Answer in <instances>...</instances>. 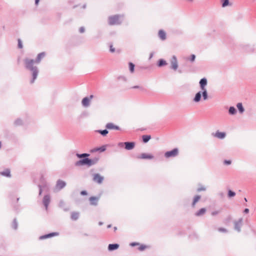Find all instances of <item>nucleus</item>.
<instances>
[{"instance_id": "obj_1", "label": "nucleus", "mask_w": 256, "mask_h": 256, "mask_svg": "<svg viewBox=\"0 0 256 256\" xmlns=\"http://www.w3.org/2000/svg\"><path fill=\"white\" fill-rule=\"evenodd\" d=\"M46 56L44 52H42L38 54L36 56V60L26 58L24 60L25 67L32 72V78L30 81V84H33L37 78L38 70L37 66H34V62L37 64L40 63L42 59Z\"/></svg>"}, {"instance_id": "obj_2", "label": "nucleus", "mask_w": 256, "mask_h": 256, "mask_svg": "<svg viewBox=\"0 0 256 256\" xmlns=\"http://www.w3.org/2000/svg\"><path fill=\"white\" fill-rule=\"evenodd\" d=\"M98 157H95L92 159L89 158H86L80 159L77 161L75 163V166H90L92 165L96 164L99 160Z\"/></svg>"}, {"instance_id": "obj_3", "label": "nucleus", "mask_w": 256, "mask_h": 256, "mask_svg": "<svg viewBox=\"0 0 256 256\" xmlns=\"http://www.w3.org/2000/svg\"><path fill=\"white\" fill-rule=\"evenodd\" d=\"M122 17V16L116 14L108 18V23L110 26L113 25H119L122 22V20H120V18Z\"/></svg>"}, {"instance_id": "obj_4", "label": "nucleus", "mask_w": 256, "mask_h": 256, "mask_svg": "<svg viewBox=\"0 0 256 256\" xmlns=\"http://www.w3.org/2000/svg\"><path fill=\"white\" fill-rule=\"evenodd\" d=\"M178 154V149L174 148L171 150L167 151L164 153V156L166 158H173L177 156Z\"/></svg>"}, {"instance_id": "obj_5", "label": "nucleus", "mask_w": 256, "mask_h": 256, "mask_svg": "<svg viewBox=\"0 0 256 256\" xmlns=\"http://www.w3.org/2000/svg\"><path fill=\"white\" fill-rule=\"evenodd\" d=\"M178 68V62L176 56H173L170 60V68L176 70Z\"/></svg>"}, {"instance_id": "obj_6", "label": "nucleus", "mask_w": 256, "mask_h": 256, "mask_svg": "<svg viewBox=\"0 0 256 256\" xmlns=\"http://www.w3.org/2000/svg\"><path fill=\"white\" fill-rule=\"evenodd\" d=\"M240 48L244 52H252L254 50L253 48L248 44H241L240 45Z\"/></svg>"}, {"instance_id": "obj_7", "label": "nucleus", "mask_w": 256, "mask_h": 256, "mask_svg": "<svg viewBox=\"0 0 256 256\" xmlns=\"http://www.w3.org/2000/svg\"><path fill=\"white\" fill-rule=\"evenodd\" d=\"M242 218H240L238 221H234V228L238 232L241 231V227L242 226Z\"/></svg>"}, {"instance_id": "obj_8", "label": "nucleus", "mask_w": 256, "mask_h": 256, "mask_svg": "<svg viewBox=\"0 0 256 256\" xmlns=\"http://www.w3.org/2000/svg\"><path fill=\"white\" fill-rule=\"evenodd\" d=\"M104 180V178L98 174H94L93 180L98 184H100Z\"/></svg>"}, {"instance_id": "obj_9", "label": "nucleus", "mask_w": 256, "mask_h": 256, "mask_svg": "<svg viewBox=\"0 0 256 256\" xmlns=\"http://www.w3.org/2000/svg\"><path fill=\"white\" fill-rule=\"evenodd\" d=\"M58 235H59V233L58 232H50V233H49V234H46L41 236L39 238H40V240H44V239H46V238H52V236H58Z\"/></svg>"}, {"instance_id": "obj_10", "label": "nucleus", "mask_w": 256, "mask_h": 256, "mask_svg": "<svg viewBox=\"0 0 256 256\" xmlns=\"http://www.w3.org/2000/svg\"><path fill=\"white\" fill-rule=\"evenodd\" d=\"M93 95H90V98L85 97L82 101V105L84 107H88L90 106V100L93 98Z\"/></svg>"}, {"instance_id": "obj_11", "label": "nucleus", "mask_w": 256, "mask_h": 256, "mask_svg": "<svg viewBox=\"0 0 256 256\" xmlns=\"http://www.w3.org/2000/svg\"><path fill=\"white\" fill-rule=\"evenodd\" d=\"M136 145V143L134 142H124V148L126 150H132Z\"/></svg>"}, {"instance_id": "obj_12", "label": "nucleus", "mask_w": 256, "mask_h": 256, "mask_svg": "<svg viewBox=\"0 0 256 256\" xmlns=\"http://www.w3.org/2000/svg\"><path fill=\"white\" fill-rule=\"evenodd\" d=\"M212 134L214 136L222 140L225 138L226 136V134L224 132H220L218 130H217L215 133H212Z\"/></svg>"}, {"instance_id": "obj_13", "label": "nucleus", "mask_w": 256, "mask_h": 256, "mask_svg": "<svg viewBox=\"0 0 256 256\" xmlns=\"http://www.w3.org/2000/svg\"><path fill=\"white\" fill-rule=\"evenodd\" d=\"M50 202V196L49 194H46L44 196L42 200V203L46 208V209H48V206Z\"/></svg>"}, {"instance_id": "obj_14", "label": "nucleus", "mask_w": 256, "mask_h": 256, "mask_svg": "<svg viewBox=\"0 0 256 256\" xmlns=\"http://www.w3.org/2000/svg\"><path fill=\"white\" fill-rule=\"evenodd\" d=\"M106 129L108 130H120V128L118 126L114 124L112 122L108 123L106 125Z\"/></svg>"}, {"instance_id": "obj_15", "label": "nucleus", "mask_w": 256, "mask_h": 256, "mask_svg": "<svg viewBox=\"0 0 256 256\" xmlns=\"http://www.w3.org/2000/svg\"><path fill=\"white\" fill-rule=\"evenodd\" d=\"M208 84V80L206 78H202L200 82V86L202 90H206V86Z\"/></svg>"}, {"instance_id": "obj_16", "label": "nucleus", "mask_w": 256, "mask_h": 256, "mask_svg": "<svg viewBox=\"0 0 256 256\" xmlns=\"http://www.w3.org/2000/svg\"><path fill=\"white\" fill-rule=\"evenodd\" d=\"M154 158V156L150 154L142 153L140 156H137L138 159H152Z\"/></svg>"}, {"instance_id": "obj_17", "label": "nucleus", "mask_w": 256, "mask_h": 256, "mask_svg": "<svg viewBox=\"0 0 256 256\" xmlns=\"http://www.w3.org/2000/svg\"><path fill=\"white\" fill-rule=\"evenodd\" d=\"M66 186V182L61 180H58L56 182V187L58 188L60 190H62V188H64Z\"/></svg>"}, {"instance_id": "obj_18", "label": "nucleus", "mask_w": 256, "mask_h": 256, "mask_svg": "<svg viewBox=\"0 0 256 256\" xmlns=\"http://www.w3.org/2000/svg\"><path fill=\"white\" fill-rule=\"evenodd\" d=\"M99 198L96 196H91L90 198V204L92 206H96L98 204Z\"/></svg>"}, {"instance_id": "obj_19", "label": "nucleus", "mask_w": 256, "mask_h": 256, "mask_svg": "<svg viewBox=\"0 0 256 256\" xmlns=\"http://www.w3.org/2000/svg\"><path fill=\"white\" fill-rule=\"evenodd\" d=\"M106 150V146L104 145L100 147L96 148H94L90 150V152H98V151H99L100 152H104Z\"/></svg>"}, {"instance_id": "obj_20", "label": "nucleus", "mask_w": 256, "mask_h": 256, "mask_svg": "<svg viewBox=\"0 0 256 256\" xmlns=\"http://www.w3.org/2000/svg\"><path fill=\"white\" fill-rule=\"evenodd\" d=\"M119 248V244H110L108 246V250L113 251L117 250Z\"/></svg>"}, {"instance_id": "obj_21", "label": "nucleus", "mask_w": 256, "mask_h": 256, "mask_svg": "<svg viewBox=\"0 0 256 256\" xmlns=\"http://www.w3.org/2000/svg\"><path fill=\"white\" fill-rule=\"evenodd\" d=\"M158 37L160 38L162 40H165L166 38V33L162 30H160L158 31Z\"/></svg>"}, {"instance_id": "obj_22", "label": "nucleus", "mask_w": 256, "mask_h": 256, "mask_svg": "<svg viewBox=\"0 0 256 256\" xmlns=\"http://www.w3.org/2000/svg\"><path fill=\"white\" fill-rule=\"evenodd\" d=\"M202 98L201 91H199L196 93L193 99V101L195 102H199Z\"/></svg>"}, {"instance_id": "obj_23", "label": "nucleus", "mask_w": 256, "mask_h": 256, "mask_svg": "<svg viewBox=\"0 0 256 256\" xmlns=\"http://www.w3.org/2000/svg\"><path fill=\"white\" fill-rule=\"evenodd\" d=\"M206 208H201L199 210L196 212L194 215L196 216H203L206 212Z\"/></svg>"}, {"instance_id": "obj_24", "label": "nucleus", "mask_w": 256, "mask_h": 256, "mask_svg": "<svg viewBox=\"0 0 256 256\" xmlns=\"http://www.w3.org/2000/svg\"><path fill=\"white\" fill-rule=\"evenodd\" d=\"M80 216V213L78 212H72L71 213L70 218L73 220H78Z\"/></svg>"}, {"instance_id": "obj_25", "label": "nucleus", "mask_w": 256, "mask_h": 256, "mask_svg": "<svg viewBox=\"0 0 256 256\" xmlns=\"http://www.w3.org/2000/svg\"><path fill=\"white\" fill-rule=\"evenodd\" d=\"M201 196L200 195H196L194 198L192 204V207L194 208L196 206V203L200 199Z\"/></svg>"}, {"instance_id": "obj_26", "label": "nucleus", "mask_w": 256, "mask_h": 256, "mask_svg": "<svg viewBox=\"0 0 256 256\" xmlns=\"http://www.w3.org/2000/svg\"><path fill=\"white\" fill-rule=\"evenodd\" d=\"M0 174L6 177H10V170L9 169H6L4 171L0 172Z\"/></svg>"}, {"instance_id": "obj_27", "label": "nucleus", "mask_w": 256, "mask_h": 256, "mask_svg": "<svg viewBox=\"0 0 256 256\" xmlns=\"http://www.w3.org/2000/svg\"><path fill=\"white\" fill-rule=\"evenodd\" d=\"M90 156L89 154L88 153H83V154H76V156L82 159V158H88V157Z\"/></svg>"}, {"instance_id": "obj_28", "label": "nucleus", "mask_w": 256, "mask_h": 256, "mask_svg": "<svg viewBox=\"0 0 256 256\" xmlns=\"http://www.w3.org/2000/svg\"><path fill=\"white\" fill-rule=\"evenodd\" d=\"M228 112V114L232 116L236 114L237 112L236 108L233 106H231L229 108Z\"/></svg>"}, {"instance_id": "obj_29", "label": "nucleus", "mask_w": 256, "mask_h": 256, "mask_svg": "<svg viewBox=\"0 0 256 256\" xmlns=\"http://www.w3.org/2000/svg\"><path fill=\"white\" fill-rule=\"evenodd\" d=\"M166 62L164 59H160L157 62V66L158 67H162L164 66H166Z\"/></svg>"}, {"instance_id": "obj_30", "label": "nucleus", "mask_w": 256, "mask_h": 256, "mask_svg": "<svg viewBox=\"0 0 256 256\" xmlns=\"http://www.w3.org/2000/svg\"><path fill=\"white\" fill-rule=\"evenodd\" d=\"M236 107L240 114H242L244 112V108L242 104V103H238L236 104Z\"/></svg>"}, {"instance_id": "obj_31", "label": "nucleus", "mask_w": 256, "mask_h": 256, "mask_svg": "<svg viewBox=\"0 0 256 256\" xmlns=\"http://www.w3.org/2000/svg\"><path fill=\"white\" fill-rule=\"evenodd\" d=\"M201 94L204 100H205L208 98V94L206 90H202Z\"/></svg>"}, {"instance_id": "obj_32", "label": "nucleus", "mask_w": 256, "mask_h": 256, "mask_svg": "<svg viewBox=\"0 0 256 256\" xmlns=\"http://www.w3.org/2000/svg\"><path fill=\"white\" fill-rule=\"evenodd\" d=\"M151 138L150 135H143L142 136V140L144 143H147Z\"/></svg>"}, {"instance_id": "obj_33", "label": "nucleus", "mask_w": 256, "mask_h": 256, "mask_svg": "<svg viewBox=\"0 0 256 256\" xmlns=\"http://www.w3.org/2000/svg\"><path fill=\"white\" fill-rule=\"evenodd\" d=\"M220 2L222 8H225L231 5L230 3L229 0H220Z\"/></svg>"}, {"instance_id": "obj_34", "label": "nucleus", "mask_w": 256, "mask_h": 256, "mask_svg": "<svg viewBox=\"0 0 256 256\" xmlns=\"http://www.w3.org/2000/svg\"><path fill=\"white\" fill-rule=\"evenodd\" d=\"M23 122L20 118H17L14 122V124L16 126H20L22 125Z\"/></svg>"}, {"instance_id": "obj_35", "label": "nucleus", "mask_w": 256, "mask_h": 256, "mask_svg": "<svg viewBox=\"0 0 256 256\" xmlns=\"http://www.w3.org/2000/svg\"><path fill=\"white\" fill-rule=\"evenodd\" d=\"M18 223L16 218H14L12 222V228L14 230H16L18 228Z\"/></svg>"}, {"instance_id": "obj_36", "label": "nucleus", "mask_w": 256, "mask_h": 256, "mask_svg": "<svg viewBox=\"0 0 256 256\" xmlns=\"http://www.w3.org/2000/svg\"><path fill=\"white\" fill-rule=\"evenodd\" d=\"M96 132L101 134L102 136H106L108 134V132L107 129L103 130H98Z\"/></svg>"}, {"instance_id": "obj_37", "label": "nucleus", "mask_w": 256, "mask_h": 256, "mask_svg": "<svg viewBox=\"0 0 256 256\" xmlns=\"http://www.w3.org/2000/svg\"><path fill=\"white\" fill-rule=\"evenodd\" d=\"M129 70L131 73H133L134 70L135 65L132 62L128 63Z\"/></svg>"}, {"instance_id": "obj_38", "label": "nucleus", "mask_w": 256, "mask_h": 256, "mask_svg": "<svg viewBox=\"0 0 256 256\" xmlns=\"http://www.w3.org/2000/svg\"><path fill=\"white\" fill-rule=\"evenodd\" d=\"M236 192L230 190H228V196L229 198H231L234 197L236 196Z\"/></svg>"}, {"instance_id": "obj_39", "label": "nucleus", "mask_w": 256, "mask_h": 256, "mask_svg": "<svg viewBox=\"0 0 256 256\" xmlns=\"http://www.w3.org/2000/svg\"><path fill=\"white\" fill-rule=\"evenodd\" d=\"M196 59V56L194 54H192L190 55V58H188V60H189L191 62H193Z\"/></svg>"}, {"instance_id": "obj_40", "label": "nucleus", "mask_w": 256, "mask_h": 256, "mask_svg": "<svg viewBox=\"0 0 256 256\" xmlns=\"http://www.w3.org/2000/svg\"><path fill=\"white\" fill-rule=\"evenodd\" d=\"M18 48H23V46H22V42L20 38H18Z\"/></svg>"}, {"instance_id": "obj_41", "label": "nucleus", "mask_w": 256, "mask_h": 256, "mask_svg": "<svg viewBox=\"0 0 256 256\" xmlns=\"http://www.w3.org/2000/svg\"><path fill=\"white\" fill-rule=\"evenodd\" d=\"M206 190V188L204 186H201L197 189V192H200L201 191H205Z\"/></svg>"}, {"instance_id": "obj_42", "label": "nucleus", "mask_w": 256, "mask_h": 256, "mask_svg": "<svg viewBox=\"0 0 256 256\" xmlns=\"http://www.w3.org/2000/svg\"><path fill=\"white\" fill-rule=\"evenodd\" d=\"M132 88H134V89L138 88V89H140L141 90H142V91L145 90V89L143 87L140 86H134Z\"/></svg>"}, {"instance_id": "obj_43", "label": "nucleus", "mask_w": 256, "mask_h": 256, "mask_svg": "<svg viewBox=\"0 0 256 256\" xmlns=\"http://www.w3.org/2000/svg\"><path fill=\"white\" fill-rule=\"evenodd\" d=\"M218 230L220 232H228V230L226 228H218Z\"/></svg>"}, {"instance_id": "obj_44", "label": "nucleus", "mask_w": 256, "mask_h": 256, "mask_svg": "<svg viewBox=\"0 0 256 256\" xmlns=\"http://www.w3.org/2000/svg\"><path fill=\"white\" fill-rule=\"evenodd\" d=\"M146 248V246L142 244L138 248V250L140 251L144 250Z\"/></svg>"}, {"instance_id": "obj_45", "label": "nucleus", "mask_w": 256, "mask_h": 256, "mask_svg": "<svg viewBox=\"0 0 256 256\" xmlns=\"http://www.w3.org/2000/svg\"><path fill=\"white\" fill-rule=\"evenodd\" d=\"M118 78V80H122L124 82H126V78L125 76H119Z\"/></svg>"}, {"instance_id": "obj_46", "label": "nucleus", "mask_w": 256, "mask_h": 256, "mask_svg": "<svg viewBox=\"0 0 256 256\" xmlns=\"http://www.w3.org/2000/svg\"><path fill=\"white\" fill-rule=\"evenodd\" d=\"M220 212V210H214L212 212L211 214L212 216H215Z\"/></svg>"}, {"instance_id": "obj_47", "label": "nucleus", "mask_w": 256, "mask_h": 256, "mask_svg": "<svg viewBox=\"0 0 256 256\" xmlns=\"http://www.w3.org/2000/svg\"><path fill=\"white\" fill-rule=\"evenodd\" d=\"M232 163V161L230 160H224V164L226 165L230 164Z\"/></svg>"}, {"instance_id": "obj_48", "label": "nucleus", "mask_w": 256, "mask_h": 256, "mask_svg": "<svg viewBox=\"0 0 256 256\" xmlns=\"http://www.w3.org/2000/svg\"><path fill=\"white\" fill-rule=\"evenodd\" d=\"M38 187L39 188V196L41 195L42 194V185H40V184H38Z\"/></svg>"}, {"instance_id": "obj_49", "label": "nucleus", "mask_w": 256, "mask_h": 256, "mask_svg": "<svg viewBox=\"0 0 256 256\" xmlns=\"http://www.w3.org/2000/svg\"><path fill=\"white\" fill-rule=\"evenodd\" d=\"M85 31V28L84 27V26H81L80 28H79V32L80 33H83Z\"/></svg>"}, {"instance_id": "obj_50", "label": "nucleus", "mask_w": 256, "mask_h": 256, "mask_svg": "<svg viewBox=\"0 0 256 256\" xmlns=\"http://www.w3.org/2000/svg\"><path fill=\"white\" fill-rule=\"evenodd\" d=\"M110 51L111 52H115V48H113V46L112 44L110 46Z\"/></svg>"}, {"instance_id": "obj_51", "label": "nucleus", "mask_w": 256, "mask_h": 256, "mask_svg": "<svg viewBox=\"0 0 256 256\" xmlns=\"http://www.w3.org/2000/svg\"><path fill=\"white\" fill-rule=\"evenodd\" d=\"M80 194L82 196H86L88 194V192L86 190H82L80 192Z\"/></svg>"}, {"instance_id": "obj_52", "label": "nucleus", "mask_w": 256, "mask_h": 256, "mask_svg": "<svg viewBox=\"0 0 256 256\" xmlns=\"http://www.w3.org/2000/svg\"><path fill=\"white\" fill-rule=\"evenodd\" d=\"M138 244H139L138 242H132L130 244V246H137Z\"/></svg>"}, {"instance_id": "obj_53", "label": "nucleus", "mask_w": 256, "mask_h": 256, "mask_svg": "<svg viewBox=\"0 0 256 256\" xmlns=\"http://www.w3.org/2000/svg\"><path fill=\"white\" fill-rule=\"evenodd\" d=\"M124 146V142H120L118 144V146L120 147H122Z\"/></svg>"}, {"instance_id": "obj_54", "label": "nucleus", "mask_w": 256, "mask_h": 256, "mask_svg": "<svg viewBox=\"0 0 256 256\" xmlns=\"http://www.w3.org/2000/svg\"><path fill=\"white\" fill-rule=\"evenodd\" d=\"M154 54V52H150V56H149L148 59L150 60L153 57Z\"/></svg>"}, {"instance_id": "obj_55", "label": "nucleus", "mask_w": 256, "mask_h": 256, "mask_svg": "<svg viewBox=\"0 0 256 256\" xmlns=\"http://www.w3.org/2000/svg\"><path fill=\"white\" fill-rule=\"evenodd\" d=\"M64 201H62V200H60V206H64Z\"/></svg>"}, {"instance_id": "obj_56", "label": "nucleus", "mask_w": 256, "mask_h": 256, "mask_svg": "<svg viewBox=\"0 0 256 256\" xmlns=\"http://www.w3.org/2000/svg\"><path fill=\"white\" fill-rule=\"evenodd\" d=\"M244 214H248L249 212V209L248 208H246L244 210Z\"/></svg>"}, {"instance_id": "obj_57", "label": "nucleus", "mask_w": 256, "mask_h": 256, "mask_svg": "<svg viewBox=\"0 0 256 256\" xmlns=\"http://www.w3.org/2000/svg\"><path fill=\"white\" fill-rule=\"evenodd\" d=\"M40 2V0H35V4L36 5H38V2Z\"/></svg>"}, {"instance_id": "obj_58", "label": "nucleus", "mask_w": 256, "mask_h": 256, "mask_svg": "<svg viewBox=\"0 0 256 256\" xmlns=\"http://www.w3.org/2000/svg\"><path fill=\"white\" fill-rule=\"evenodd\" d=\"M102 224H103V222H98V225H99V226H102Z\"/></svg>"}, {"instance_id": "obj_59", "label": "nucleus", "mask_w": 256, "mask_h": 256, "mask_svg": "<svg viewBox=\"0 0 256 256\" xmlns=\"http://www.w3.org/2000/svg\"><path fill=\"white\" fill-rule=\"evenodd\" d=\"M111 227H112V224H110L108 225V226H107V228H110Z\"/></svg>"}, {"instance_id": "obj_60", "label": "nucleus", "mask_w": 256, "mask_h": 256, "mask_svg": "<svg viewBox=\"0 0 256 256\" xmlns=\"http://www.w3.org/2000/svg\"><path fill=\"white\" fill-rule=\"evenodd\" d=\"M86 8V4H84L82 6V8Z\"/></svg>"}, {"instance_id": "obj_61", "label": "nucleus", "mask_w": 256, "mask_h": 256, "mask_svg": "<svg viewBox=\"0 0 256 256\" xmlns=\"http://www.w3.org/2000/svg\"><path fill=\"white\" fill-rule=\"evenodd\" d=\"M114 231H116V230H117V228H116V226H114Z\"/></svg>"}, {"instance_id": "obj_62", "label": "nucleus", "mask_w": 256, "mask_h": 256, "mask_svg": "<svg viewBox=\"0 0 256 256\" xmlns=\"http://www.w3.org/2000/svg\"><path fill=\"white\" fill-rule=\"evenodd\" d=\"M64 211H68V208H64Z\"/></svg>"}, {"instance_id": "obj_63", "label": "nucleus", "mask_w": 256, "mask_h": 256, "mask_svg": "<svg viewBox=\"0 0 256 256\" xmlns=\"http://www.w3.org/2000/svg\"><path fill=\"white\" fill-rule=\"evenodd\" d=\"M186 0L188 2H192L194 1V0Z\"/></svg>"}, {"instance_id": "obj_64", "label": "nucleus", "mask_w": 256, "mask_h": 256, "mask_svg": "<svg viewBox=\"0 0 256 256\" xmlns=\"http://www.w3.org/2000/svg\"><path fill=\"white\" fill-rule=\"evenodd\" d=\"M244 200L246 202H248V200H247V198H244Z\"/></svg>"}]
</instances>
